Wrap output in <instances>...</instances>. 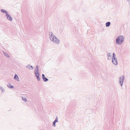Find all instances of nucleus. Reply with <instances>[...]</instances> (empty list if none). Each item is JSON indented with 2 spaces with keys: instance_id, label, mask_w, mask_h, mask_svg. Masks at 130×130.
<instances>
[{
  "instance_id": "1",
  "label": "nucleus",
  "mask_w": 130,
  "mask_h": 130,
  "mask_svg": "<svg viewBox=\"0 0 130 130\" xmlns=\"http://www.w3.org/2000/svg\"><path fill=\"white\" fill-rule=\"evenodd\" d=\"M124 40V37L123 36L119 35L116 39V42L118 45L121 44Z\"/></svg>"
},
{
  "instance_id": "2",
  "label": "nucleus",
  "mask_w": 130,
  "mask_h": 130,
  "mask_svg": "<svg viewBox=\"0 0 130 130\" xmlns=\"http://www.w3.org/2000/svg\"><path fill=\"white\" fill-rule=\"evenodd\" d=\"M50 40L56 44H59L60 43L59 40L54 35L52 38L50 39Z\"/></svg>"
},
{
  "instance_id": "3",
  "label": "nucleus",
  "mask_w": 130,
  "mask_h": 130,
  "mask_svg": "<svg viewBox=\"0 0 130 130\" xmlns=\"http://www.w3.org/2000/svg\"><path fill=\"white\" fill-rule=\"evenodd\" d=\"M119 83L121 86H122L124 79V76H122L119 78Z\"/></svg>"
},
{
  "instance_id": "4",
  "label": "nucleus",
  "mask_w": 130,
  "mask_h": 130,
  "mask_svg": "<svg viewBox=\"0 0 130 130\" xmlns=\"http://www.w3.org/2000/svg\"><path fill=\"white\" fill-rule=\"evenodd\" d=\"M6 16L7 17V20H9L10 21H12L13 20L12 18L8 13L6 14Z\"/></svg>"
},
{
  "instance_id": "5",
  "label": "nucleus",
  "mask_w": 130,
  "mask_h": 130,
  "mask_svg": "<svg viewBox=\"0 0 130 130\" xmlns=\"http://www.w3.org/2000/svg\"><path fill=\"white\" fill-rule=\"evenodd\" d=\"M58 122V118L57 117H56L55 120L53 122V124L54 127L56 126L55 123Z\"/></svg>"
},
{
  "instance_id": "6",
  "label": "nucleus",
  "mask_w": 130,
  "mask_h": 130,
  "mask_svg": "<svg viewBox=\"0 0 130 130\" xmlns=\"http://www.w3.org/2000/svg\"><path fill=\"white\" fill-rule=\"evenodd\" d=\"M107 56L108 57V59L110 60L111 57V55L110 53H108L107 54Z\"/></svg>"
},
{
  "instance_id": "7",
  "label": "nucleus",
  "mask_w": 130,
  "mask_h": 130,
  "mask_svg": "<svg viewBox=\"0 0 130 130\" xmlns=\"http://www.w3.org/2000/svg\"><path fill=\"white\" fill-rule=\"evenodd\" d=\"M14 79H15L17 81H19V77L18 76V75L16 74H15L14 76Z\"/></svg>"
},
{
  "instance_id": "8",
  "label": "nucleus",
  "mask_w": 130,
  "mask_h": 130,
  "mask_svg": "<svg viewBox=\"0 0 130 130\" xmlns=\"http://www.w3.org/2000/svg\"><path fill=\"white\" fill-rule=\"evenodd\" d=\"M26 67L28 68L29 70H32L34 68L32 66H31L29 64Z\"/></svg>"
},
{
  "instance_id": "9",
  "label": "nucleus",
  "mask_w": 130,
  "mask_h": 130,
  "mask_svg": "<svg viewBox=\"0 0 130 130\" xmlns=\"http://www.w3.org/2000/svg\"><path fill=\"white\" fill-rule=\"evenodd\" d=\"M116 55L114 53H113L112 54V60H117V58L115 57Z\"/></svg>"
},
{
  "instance_id": "10",
  "label": "nucleus",
  "mask_w": 130,
  "mask_h": 130,
  "mask_svg": "<svg viewBox=\"0 0 130 130\" xmlns=\"http://www.w3.org/2000/svg\"><path fill=\"white\" fill-rule=\"evenodd\" d=\"M112 62L115 65H117L118 64V62L117 60H112Z\"/></svg>"
},
{
  "instance_id": "11",
  "label": "nucleus",
  "mask_w": 130,
  "mask_h": 130,
  "mask_svg": "<svg viewBox=\"0 0 130 130\" xmlns=\"http://www.w3.org/2000/svg\"><path fill=\"white\" fill-rule=\"evenodd\" d=\"M1 11L3 13H5L6 15L8 13L6 10L3 9H2L1 10Z\"/></svg>"
},
{
  "instance_id": "12",
  "label": "nucleus",
  "mask_w": 130,
  "mask_h": 130,
  "mask_svg": "<svg viewBox=\"0 0 130 130\" xmlns=\"http://www.w3.org/2000/svg\"><path fill=\"white\" fill-rule=\"evenodd\" d=\"M48 34L50 36V38L51 39L53 36V35L52 32L49 31Z\"/></svg>"
},
{
  "instance_id": "13",
  "label": "nucleus",
  "mask_w": 130,
  "mask_h": 130,
  "mask_svg": "<svg viewBox=\"0 0 130 130\" xmlns=\"http://www.w3.org/2000/svg\"><path fill=\"white\" fill-rule=\"evenodd\" d=\"M34 72H39V71L38 67V65L36 67Z\"/></svg>"
},
{
  "instance_id": "14",
  "label": "nucleus",
  "mask_w": 130,
  "mask_h": 130,
  "mask_svg": "<svg viewBox=\"0 0 130 130\" xmlns=\"http://www.w3.org/2000/svg\"><path fill=\"white\" fill-rule=\"evenodd\" d=\"M7 86L9 88L11 89L13 88V86L11 85L10 83H8L7 85Z\"/></svg>"
},
{
  "instance_id": "15",
  "label": "nucleus",
  "mask_w": 130,
  "mask_h": 130,
  "mask_svg": "<svg viewBox=\"0 0 130 130\" xmlns=\"http://www.w3.org/2000/svg\"><path fill=\"white\" fill-rule=\"evenodd\" d=\"M110 24H111V23H110V22H107L106 23V24H105L106 26L107 27H108L110 26Z\"/></svg>"
},
{
  "instance_id": "16",
  "label": "nucleus",
  "mask_w": 130,
  "mask_h": 130,
  "mask_svg": "<svg viewBox=\"0 0 130 130\" xmlns=\"http://www.w3.org/2000/svg\"><path fill=\"white\" fill-rule=\"evenodd\" d=\"M3 52L4 53V54L5 56L7 57L8 58H9L10 57V56H9V55H8V54L7 53L4 52Z\"/></svg>"
},
{
  "instance_id": "17",
  "label": "nucleus",
  "mask_w": 130,
  "mask_h": 130,
  "mask_svg": "<svg viewBox=\"0 0 130 130\" xmlns=\"http://www.w3.org/2000/svg\"><path fill=\"white\" fill-rule=\"evenodd\" d=\"M35 75L36 77H37V76H38L40 75L39 72H34Z\"/></svg>"
},
{
  "instance_id": "18",
  "label": "nucleus",
  "mask_w": 130,
  "mask_h": 130,
  "mask_svg": "<svg viewBox=\"0 0 130 130\" xmlns=\"http://www.w3.org/2000/svg\"><path fill=\"white\" fill-rule=\"evenodd\" d=\"M43 80L44 82H46L48 80V79L46 77H45L43 79Z\"/></svg>"
},
{
  "instance_id": "19",
  "label": "nucleus",
  "mask_w": 130,
  "mask_h": 130,
  "mask_svg": "<svg viewBox=\"0 0 130 130\" xmlns=\"http://www.w3.org/2000/svg\"><path fill=\"white\" fill-rule=\"evenodd\" d=\"M0 89L1 90L2 92H5V89L2 87L0 86Z\"/></svg>"
},
{
  "instance_id": "20",
  "label": "nucleus",
  "mask_w": 130,
  "mask_h": 130,
  "mask_svg": "<svg viewBox=\"0 0 130 130\" xmlns=\"http://www.w3.org/2000/svg\"><path fill=\"white\" fill-rule=\"evenodd\" d=\"M22 99L23 101L25 102H26L27 101V99L25 98L22 97Z\"/></svg>"
},
{
  "instance_id": "21",
  "label": "nucleus",
  "mask_w": 130,
  "mask_h": 130,
  "mask_svg": "<svg viewBox=\"0 0 130 130\" xmlns=\"http://www.w3.org/2000/svg\"><path fill=\"white\" fill-rule=\"evenodd\" d=\"M37 80L38 81H40V78L39 77V76H37L36 77Z\"/></svg>"
},
{
  "instance_id": "22",
  "label": "nucleus",
  "mask_w": 130,
  "mask_h": 130,
  "mask_svg": "<svg viewBox=\"0 0 130 130\" xmlns=\"http://www.w3.org/2000/svg\"><path fill=\"white\" fill-rule=\"evenodd\" d=\"M127 1L129 4V7L130 8V0H127Z\"/></svg>"
},
{
  "instance_id": "23",
  "label": "nucleus",
  "mask_w": 130,
  "mask_h": 130,
  "mask_svg": "<svg viewBox=\"0 0 130 130\" xmlns=\"http://www.w3.org/2000/svg\"><path fill=\"white\" fill-rule=\"evenodd\" d=\"M45 76L44 75V74H42V79L44 78H45Z\"/></svg>"
}]
</instances>
